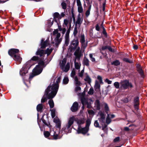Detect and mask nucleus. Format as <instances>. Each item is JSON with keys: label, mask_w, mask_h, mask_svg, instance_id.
Returning a JSON list of instances; mask_svg holds the SVG:
<instances>
[{"label": "nucleus", "mask_w": 147, "mask_h": 147, "mask_svg": "<svg viewBox=\"0 0 147 147\" xmlns=\"http://www.w3.org/2000/svg\"><path fill=\"white\" fill-rule=\"evenodd\" d=\"M78 45L79 41L76 40L72 41L69 46L71 51L76 50L74 53V55L76 57V59L78 60H80V57L83 56V53L84 52L82 49H80V48Z\"/></svg>", "instance_id": "f257e3e1"}, {"label": "nucleus", "mask_w": 147, "mask_h": 147, "mask_svg": "<svg viewBox=\"0 0 147 147\" xmlns=\"http://www.w3.org/2000/svg\"><path fill=\"white\" fill-rule=\"evenodd\" d=\"M97 116L98 117V119L102 125V130L105 132H107V125L105 123V117L104 113L102 111H100L98 113Z\"/></svg>", "instance_id": "f03ea898"}, {"label": "nucleus", "mask_w": 147, "mask_h": 147, "mask_svg": "<svg viewBox=\"0 0 147 147\" xmlns=\"http://www.w3.org/2000/svg\"><path fill=\"white\" fill-rule=\"evenodd\" d=\"M19 50L17 49H11L9 50L8 53L16 61L20 63L22 59L20 57L19 54Z\"/></svg>", "instance_id": "7ed1b4c3"}, {"label": "nucleus", "mask_w": 147, "mask_h": 147, "mask_svg": "<svg viewBox=\"0 0 147 147\" xmlns=\"http://www.w3.org/2000/svg\"><path fill=\"white\" fill-rule=\"evenodd\" d=\"M61 79V77L60 76L58 78L55 83L54 82L53 84L51 83L50 86H49L50 87V90H51V92H54L53 97H55L57 92L59 86V84L60 82Z\"/></svg>", "instance_id": "20e7f679"}, {"label": "nucleus", "mask_w": 147, "mask_h": 147, "mask_svg": "<svg viewBox=\"0 0 147 147\" xmlns=\"http://www.w3.org/2000/svg\"><path fill=\"white\" fill-rule=\"evenodd\" d=\"M51 91L50 90V86H48L47 89L46 90L44 95L43 96L41 100L42 102H44L47 100V98L49 99L52 98L54 97H53L54 95V92H51Z\"/></svg>", "instance_id": "39448f33"}, {"label": "nucleus", "mask_w": 147, "mask_h": 147, "mask_svg": "<svg viewBox=\"0 0 147 147\" xmlns=\"http://www.w3.org/2000/svg\"><path fill=\"white\" fill-rule=\"evenodd\" d=\"M45 67L44 62L43 61H40L33 69V73L35 74V75H38L42 72L43 67Z\"/></svg>", "instance_id": "423d86ee"}, {"label": "nucleus", "mask_w": 147, "mask_h": 147, "mask_svg": "<svg viewBox=\"0 0 147 147\" xmlns=\"http://www.w3.org/2000/svg\"><path fill=\"white\" fill-rule=\"evenodd\" d=\"M53 34L55 35V42L53 43L54 44V46L57 47L61 41V39L60 38L61 36L60 33L59 32L58 29H56L53 31Z\"/></svg>", "instance_id": "0eeeda50"}, {"label": "nucleus", "mask_w": 147, "mask_h": 147, "mask_svg": "<svg viewBox=\"0 0 147 147\" xmlns=\"http://www.w3.org/2000/svg\"><path fill=\"white\" fill-rule=\"evenodd\" d=\"M53 50L52 48H47L45 51L42 49H39L36 52L37 55H39L40 57L44 56L45 54H47V57L49 55Z\"/></svg>", "instance_id": "6e6552de"}, {"label": "nucleus", "mask_w": 147, "mask_h": 147, "mask_svg": "<svg viewBox=\"0 0 147 147\" xmlns=\"http://www.w3.org/2000/svg\"><path fill=\"white\" fill-rule=\"evenodd\" d=\"M81 101L83 105L82 107V108L83 109H84V105H86L87 107L88 108H90L91 107V103L90 101L91 100L90 99L86 98L84 97H81Z\"/></svg>", "instance_id": "1a4fd4ad"}, {"label": "nucleus", "mask_w": 147, "mask_h": 147, "mask_svg": "<svg viewBox=\"0 0 147 147\" xmlns=\"http://www.w3.org/2000/svg\"><path fill=\"white\" fill-rule=\"evenodd\" d=\"M54 18L53 19H51L50 20L48 21L49 23V26L51 27L53 24V22L55 21L56 23H58L57 21L61 19V17L59 14L57 12L53 14Z\"/></svg>", "instance_id": "9d476101"}, {"label": "nucleus", "mask_w": 147, "mask_h": 147, "mask_svg": "<svg viewBox=\"0 0 147 147\" xmlns=\"http://www.w3.org/2000/svg\"><path fill=\"white\" fill-rule=\"evenodd\" d=\"M30 62L28 61L26 63V65H24L23 66L22 68L20 70V74L22 76L25 75L28 72V68L29 66L30 68L32 65L29 64Z\"/></svg>", "instance_id": "9b49d317"}, {"label": "nucleus", "mask_w": 147, "mask_h": 147, "mask_svg": "<svg viewBox=\"0 0 147 147\" xmlns=\"http://www.w3.org/2000/svg\"><path fill=\"white\" fill-rule=\"evenodd\" d=\"M80 41L81 44V49L83 52H84L85 49L87 46V42H85V36L84 34H81L80 37Z\"/></svg>", "instance_id": "f8f14e48"}, {"label": "nucleus", "mask_w": 147, "mask_h": 147, "mask_svg": "<svg viewBox=\"0 0 147 147\" xmlns=\"http://www.w3.org/2000/svg\"><path fill=\"white\" fill-rule=\"evenodd\" d=\"M121 88L124 89H127L129 86L130 88L133 87V85L131 83L129 82V81L125 80L121 81L120 83Z\"/></svg>", "instance_id": "ddd939ff"}, {"label": "nucleus", "mask_w": 147, "mask_h": 147, "mask_svg": "<svg viewBox=\"0 0 147 147\" xmlns=\"http://www.w3.org/2000/svg\"><path fill=\"white\" fill-rule=\"evenodd\" d=\"M84 16L83 14H82V16H81V14L79 13L77 16V19L76 21V22L75 26H77L78 25L79 27H80L81 25V24L83 20V17Z\"/></svg>", "instance_id": "4468645a"}, {"label": "nucleus", "mask_w": 147, "mask_h": 147, "mask_svg": "<svg viewBox=\"0 0 147 147\" xmlns=\"http://www.w3.org/2000/svg\"><path fill=\"white\" fill-rule=\"evenodd\" d=\"M70 32V30H68L67 31L65 35V45L66 46H67L69 42V33Z\"/></svg>", "instance_id": "2eb2a0df"}, {"label": "nucleus", "mask_w": 147, "mask_h": 147, "mask_svg": "<svg viewBox=\"0 0 147 147\" xmlns=\"http://www.w3.org/2000/svg\"><path fill=\"white\" fill-rule=\"evenodd\" d=\"M49 43L47 40H46L44 41V39H42L41 40V42L40 44L41 46V49H44L46 48V47L49 45Z\"/></svg>", "instance_id": "dca6fc26"}, {"label": "nucleus", "mask_w": 147, "mask_h": 147, "mask_svg": "<svg viewBox=\"0 0 147 147\" xmlns=\"http://www.w3.org/2000/svg\"><path fill=\"white\" fill-rule=\"evenodd\" d=\"M115 117V115L113 114H110L109 113H107L106 119V123L107 124H109L111 121V118H113Z\"/></svg>", "instance_id": "f3484780"}, {"label": "nucleus", "mask_w": 147, "mask_h": 147, "mask_svg": "<svg viewBox=\"0 0 147 147\" xmlns=\"http://www.w3.org/2000/svg\"><path fill=\"white\" fill-rule=\"evenodd\" d=\"M88 130L89 128L86 127L82 129L78 128L77 130V132L78 134L82 133L83 134H85L88 132Z\"/></svg>", "instance_id": "a211bd4d"}, {"label": "nucleus", "mask_w": 147, "mask_h": 147, "mask_svg": "<svg viewBox=\"0 0 147 147\" xmlns=\"http://www.w3.org/2000/svg\"><path fill=\"white\" fill-rule=\"evenodd\" d=\"M71 126V125L67 124L65 126H64L63 128H62V130L66 133L70 132L71 130L70 127Z\"/></svg>", "instance_id": "6ab92c4d"}, {"label": "nucleus", "mask_w": 147, "mask_h": 147, "mask_svg": "<svg viewBox=\"0 0 147 147\" xmlns=\"http://www.w3.org/2000/svg\"><path fill=\"white\" fill-rule=\"evenodd\" d=\"M78 103L76 102H75L73 104L71 108V111L72 112H75L78 109Z\"/></svg>", "instance_id": "aec40b11"}, {"label": "nucleus", "mask_w": 147, "mask_h": 147, "mask_svg": "<svg viewBox=\"0 0 147 147\" xmlns=\"http://www.w3.org/2000/svg\"><path fill=\"white\" fill-rule=\"evenodd\" d=\"M54 122L56 124V127L60 129L61 128V123L58 118H55L53 119Z\"/></svg>", "instance_id": "412c9836"}, {"label": "nucleus", "mask_w": 147, "mask_h": 147, "mask_svg": "<svg viewBox=\"0 0 147 147\" xmlns=\"http://www.w3.org/2000/svg\"><path fill=\"white\" fill-rule=\"evenodd\" d=\"M137 71L138 73L140 74L141 76L142 77H144V75L143 71L141 67L139 65H138L137 66Z\"/></svg>", "instance_id": "4be33fe9"}, {"label": "nucleus", "mask_w": 147, "mask_h": 147, "mask_svg": "<svg viewBox=\"0 0 147 147\" xmlns=\"http://www.w3.org/2000/svg\"><path fill=\"white\" fill-rule=\"evenodd\" d=\"M68 24H69V27L68 30H70L71 26V22L68 19H64L63 21V24L65 25V26L67 27Z\"/></svg>", "instance_id": "5701e85b"}, {"label": "nucleus", "mask_w": 147, "mask_h": 147, "mask_svg": "<svg viewBox=\"0 0 147 147\" xmlns=\"http://www.w3.org/2000/svg\"><path fill=\"white\" fill-rule=\"evenodd\" d=\"M75 119V117L74 116H72V117H70L68 119V122L67 124L71 126L73 123Z\"/></svg>", "instance_id": "b1692460"}, {"label": "nucleus", "mask_w": 147, "mask_h": 147, "mask_svg": "<svg viewBox=\"0 0 147 147\" xmlns=\"http://www.w3.org/2000/svg\"><path fill=\"white\" fill-rule=\"evenodd\" d=\"M100 85L99 82L97 80L95 81L94 88L96 90H99Z\"/></svg>", "instance_id": "393cba45"}, {"label": "nucleus", "mask_w": 147, "mask_h": 147, "mask_svg": "<svg viewBox=\"0 0 147 147\" xmlns=\"http://www.w3.org/2000/svg\"><path fill=\"white\" fill-rule=\"evenodd\" d=\"M89 61L88 59L84 57L83 59V64L84 65H86L87 67L89 66Z\"/></svg>", "instance_id": "a878e982"}, {"label": "nucleus", "mask_w": 147, "mask_h": 147, "mask_svg": "<svg viewBox=\"0 0 147 147\" xmlns=\"http://www.w3.org/2000/svg\"><path fill=\"white\" fill-rule=\"evenodd\" d=\"M70 68L69 63H68L63 68H62L63 70L65 72H67L69 70Z\"/></svg>", "instance_id": "bb28decb"}, {"label": "nucleus", "mask_w": 147, "mask_h": 147, "mask_svg": "<svg viewBox=\"0 0 147 147\" xmlns=\"http://www.w3.org/2000/svg\"><path fill=\"white\" fill-rule=\"evenodd\" d=\"M76 60L75 61V68L77 69H79L80 68V66L81 65V63H78L77 62H76V60H77L78 61H79V60H78L77 59H76L75 58Z\"/></svg>", "instance_id": "cd10ccee"}, {"label": "nucleus", "mask_w": 147, "mask_h": 147, "mask_svg": "<svg viewBox=\"0 0 147 147\" xmlns=\"http://www.w3.org/2000/svg\"><path fill=\"white\" fill-rule=\"evenodd\" d=\"M95 107L96 109L99 110L100 109V102L98 100H96L95 103Z\"/></svg>", "instance_id": "c85d7f7f"}, {"label": "nucleus", "mask_w": 147, "mask_h": 147, "mask_svg": "<svg viewBox=\"0 0 147 147\" xmlns=\"http://www.w3.org/2000/svg\"><path fill=\"white\" fill-rule=\"evenodd\" d=\"M74 78L75 84L77 86L80 85V82L79 81L78 78L77 76H76Z\"/></svg>", "instance_id": "c756f323"}, {"label": "nucleus", "mask_w": 147, "mask_h": 147, "mask_svg": "<svg viewBox=\"0 0 147 147\" xmlns=\"http://www.w3.org/2000/svg\"><path fill=\"white\" fill-rule=\"evenodd\" d=\"M54 134L53 135V139L54 140H57L58 139L60 138L62 135V134L61 136L60 135V132H59V135L56 134L55 133V132H54Z\"/></svg>", "instance_id": "7c9ffc66"}, {"label": "nucleus", "mask_w": 147, "mask_h": 147, "mask_svg": "<svg viewBox=\"0 0 147 147\" xmlns=\"http://www.w3.org/2000/svg\"><path fill=\"white\" fill-rule=\"evenodd\" d=\"M43 106L42 104H39L36 107L37 110L38 112H41L43 109Z\"/></svg>", "instance_id": "2f4dec72"}, {"label": "nucleus", "mask_w": 147, "mask_h": 147, "mask_svg": "<svg viewBox=\"0 0 147 147\" xmlns=\"http://www.w3.org/2000/svg\"><path fill=\"white\" fill-rule=\"evenodd\" d=\"M139 98L138 97H136L134 98V106H137L139 105Z\"/></svg>", "instance_id": "473e14b6"}, {"label": "nucleus", "mask_w": 147, "mask_h": 147, "mask_svg": "<svg viewBox=\"0 0 147 147\" xmlns=\"http://www.w3.org/2000/svg\"><path fill=\"white\" fill-rule=\"evenodd\" d=\"M66 60L65 59H63L62 61V63H60V67L61 68H63L66 64Z\"/></svg>", "instance_id": "72a5a7b5"}, {"label": "nucleus", "mask_w": 147, "mask_h": 147, "mask_svg": "<svg viewBox=\"0 0 147 147\" xmlns=\"http://www.w3.org/2000/svg\"><path fill=\"white\" fill-rule=\"evenodd\" d=\"M52 118H54L55 116L56 111L55 109L50 110Z\"/></svg>", "instance_id": "f704fd0d"}, {"label": "nucleus", "mask_w": 147, "mask_h": 147, "mask_svg": "<svg viewBox=\"0 0 147 147\" xmlns=\"http://www.w3.org/2000/svg\"><path fill=\"white\" fill-rule=\"evenodd\" d=\"M69 81L68 78L67 77H65L63 79V84H68Z\"/></svg>", "instance_id": "c9c22d12"}, {"label": "nucleus", "mask_w": 147, "mask_h": 147, "mask_svg": "<svg viewBox=\"0 0 147 147\" xmlns=\"http://www.w3.org/2000/svg\"><path fill=\"white\" fill-rule=\"evenodd\" d=\"M49 104L51 108H53L54 106V103L53 100L52 99H50L49 102Z\"/></svg>", "instance_id": "e433bc0d"}, {"label": "nucleus", "mask_w": 147, "mask_h": 147, "mask_svg": "<svg viewBox=\"0 0 147 147\" xmlns=\"http://www.w3.org/2000/svg\"><path fill=\"white\" fill-rule=\"evenodd\" d=\"M112 65H114L115 66H117L120 64V62L118 60H116L111 63Z\"/></svg>", "instance_id": "4c0bfd02"}, {"label": "nucleus", "mask_w": 147, "mask_h": 147, "mask_svg": "<svg viewBox=\"0 0 147 147\" xmlns=\"http://www.w3.org/2000/svg\"><path fill=\"white\" fill-rule=\"evenodd\" d=\"M78 11L79 13H81V16H82V14H83V9L82 6L78 7Z\"/></svg>", "instance_id": "58836bf2"}, {"label": "nucleus", "mask_w": 147, "mask_h": 147, "mask_svg": "<svg viewBox=\"0 0 147 147\" xmlns=\"http://www.w3.org/2000/svg\"><path fill=\"white\" fill-rule=\"evenodd\" d=\"M104 107L105 111L106 113L107 114V113H108V112L109 111V108L107 104L106 103H105L104 104Z\"/></svg>", "instance_id": "ea45409f"}, {"label": "nucleus", "mask_w": 147, "mask_h": 147, "mask_svg": "<svg viewBox=\"0 0 147 147\" xmlns=\"http://www.w3.org/2000/svg\"><path fill=\"white\" fill-rule=\"evenodd\" d=\"M84 80L89 84H90L91 82V79L88 75L86 76V78L84 79Z\"/></svg>", "instance_id": "a19ab883"}, {"label": "nucleus", "mask_w": 147, "mask_h": 147, "mask_svg": "<svg viewBox=\"0 0 147 147\" xmlns=\"http://www.w3.org/2000/svg\"><path fill=\"white\" fill-rule=\"evenodd\" d=\"M78 32V27L76 25L75 26L73 32V35L75 37L76 36Z\"/></svg>", "instance_id": "79ce46f5"}, {"label": "nucleus", "mask_w": 147, "mask_h": 147, "mask_svg": "<svg viewBox=\"0 0 147 147\" xmlns=\"http://www.w3.org/2000/svg\"><path fill=\"white\" fill-rule=\"evenodd\" d=\"M93 54H89V57L90 60L92 62H94L95 61V58L93 57Z\"/></svg>", "instance_id": "37998d69"}, {"label": "nucleus", "mask_w": 147, "mask_h": 147, "mask_svg": "<svg viewBox=\"0 0 147 147\" xmlns=\"http://www.w3.org/2000/svg\"><path fill=\"white\" fill-rule=\"evenodd\" d=\"M76 74V70L74 69H73L72 70L70 76L72 78H74L75 77L74 76Z\"/></svg>", "instance_id": "c03bdc74"}, {"label": "nucleus", "mask_w": 147, "mask_h": 147, "mask_svg": "<svg viewBox=\"0 0 147 147\" xmlns=\"http://www.w3.org/2000/svg\"><path fill=\"white\" fill-rule=\"evenodd\" d=\"M94 126L96 127H99L101 128V127L99 125L98 122L97 120H96L95 121L94 123Z\"/></svg>", "instance_id": "a18cd8bd"}, {"label": "nucleus", "mask_w": 147, "mask_h": 147, "mask_svg": "<svg viewBox=\"0 0 147 147\" xmlns=\"http://www.w3.org/2000/svg\"><path fill=\"white\" fill-rule=\"evenodd\" d=\"M85 120L84 119H81L78 120L77 121V123L78 124H81L84 123Z\"/></svg>", "instance_id": "49530a36"}, {"label": "nucleus", "mask_w": 147, "mask_h": 147, "mask_svg": "<svg viewBox=\"0 0 147 147\" xmlns=\"http://www.w3.org/2000/svg\"><path fill=\"white\" fill-rule=\"evenodd\" d=\"M123 61L129 63H132L133 62V61H132L129 60L127 58H124L123 59Z\"/></svg>", "instance_id": "de8ad7c7"}, {"label": "nucleus", "mask_w": 147, "mask_h": 147, "mask_svg": "<svg viewBox=\"0 0 147 147\" xmlns=\"http://www.w3.org/2000/svg\"><path fill=\"white\" fill-rule=\"evenodd\" d=\"M61 5L63 9H66L67 5L65 1H63L61 3Z\"/></svg>", "instance_id": "09e8293b"}, {"label": "nucleus", "mask_w": 147, "mask_h": 147, "mask_svg": "<svg viewBox=\"0 0 147 147\" xmlns=\"http://www.w3.org/2000/svg\"><path fill=\"white\" fill-rule=\"evenodd\" d=\"M91 123V121L90 120L88 119H87L86 121V127H88L89 128V126H90Z\"/></svg>", "instance_id": "8fccbe9b"}, {"label": "nucleus", "mask_w": 147, "mask_h": 147, "mask_svg": "<svg viewBox=\"0 0 147 147\" xmlns=\"http://www.w3.org/2000/svg\"><path fill=\"white\" fill-rule=\"evenodd\" d=\"M37 76L36 75H35V74H34L32 72V73L30 75L29 77V83H30V81L35 76Z\"/></svg>", "instance_id": "3c124183"}, {"label": "nucleus", "mask_w": 147, "mask_h": 147, "mask_svg": "<svg viewBox=\"0 0 147 147\" xmlns=\"http://www.w3.org/2000/svg\"><path fill=\"white\" fill-rule=\"evenodd\" d=\"M88 114L90 115L93 116L95 114L94 111L92 110H88Z\"/></svg>", "instance_id": "603ef678"}, {"label": "nucleus", "mask_w": 147, "mask_h": 147, "mask_svg": "<svg viewBox=\"0 0 147 147\" xmlns=\"http://www.w3.org/2000/svg\"><path fill=\"white\" fill-rule=\"evenodd\" d=\"M44 136L45 137L47 138L50 135V134L48 131H44Z\"/></svg>", "instance_id": "864d4df0"}, {"label": "nucleus", "mask_w": 147, "mask_h": 147, "mask_svg": "<svg viewBox=\"0 0 147 147\" xmlns=\"http://www.w3.org/2000/svg\"><path fill=\"white\" fill-rule=\"evenodd\" d=\"M114 85L116 88L118 89L119 88V84L118 82H115L114 84Z\"/></svg>", "instance_id": "5fc2aeb1"}, {"label": "nucleus", "mask_w": 147, "mask_h": 147, "mask_svg": "<svg viewBox=\"0 0 147 147\" xmlns=\"http://www.w3.org/2000/svg\"><path fill=\"white\" fill-rule=\"evenodd\" d=\"M97 78L99 80L100 84H103L101 76H98L97 77Z\"/></svg>", "instance_id": "6e6d98bb"}, {"label": "nucleus", "mask_w": 147, "mask_h": 147, "mask_svg": "<svg viewBox=\"0 0 147 147\" xmlns=\"http://www.w3.org/2000/svg\"><path fill=\"white\" fill-rule=\"evenodd\" d=\"M89 94H92L94 93V89L92 88H90L89 91L88 92Z\"/></svg>", "instance_id": "4d7b16f0"}, {"label": "nucleus", "mask_w": 147, "mask_h": 147, "mask_svg": "<svg viewBox=\"0 0 147 147\" xmlns=\"http://www.w3.org/2000/svg\"><path fill=\"white\" fill-rule=\"evenodd\" d=\"M84 69H83V70H82L78 74L79 76H80V77H82L84 73Z\"/></svg>", "instance_id": "13d9d810"}, {"label": "nucleus", "mask_w": 147, "mask_h": 147, "mask_svg": "<svg viewBox=\"0 0 147 147\" xmlns=\"http://www.w3.org/2000/svg\"><path fill=\"white\" fill-rule=\"evenodd\" d=\"M107 46H103L102 47L101 49L100 50V52L102 53V54H103V53L102 52V50H104L106 49H107Z\"/></svg>", "instance_id": "bf43d9fd"}, {"label": "nucleus", "mask_w": 147, "mask_h": 147, "mask_svg": "<svg viewBox=\"0 0 147 147\" xmlns=\"http://www.w3.org/2000/svg\"><path fill=\"white\" fill-rule=\"evenodd\" d=\"M77 3L78 7L82 6L80 0H77Z\"/></svg>", "instance_id": "052dcab7"}, {"label": "nucleus", "mask_w": 147, "mask_h": 147, "mask_svg": "<svg viewBox=\"0 0 147 147\" xmlns=\"http://www.w3.org/2000/svg\"><path fill=\"white\" fill-rule=\"evenodd\" d=\"M81 89V88L78 86H77L75 88V91L76 92H78V91H80Z\"/></svg>", "instance_id": "680f3d73"}, {"label": "nucleus", "mask_w": 147, "mask_h": 147, "mask_svg": "<svg viewBox=\"0 0 147 147\" xmlns=\"http://www.w3.org/2000/svg\"><path fill=\"white\" fill-rule=\"evenodd\" d=\"M38 57L37 56H34L32 57V60L33 61H36L38 59Z\"/></svg>", "instance_id": "e2e57ef3"}, {"label": "nucleus", "mask_w": 147, "mask_h": 147, "mask_svg": "<svg viewBox=\"0 0 147 147\" xmlns=\"http://www.w3.org/2000/svg\"><path fill=\"white\" fill-rule=\"evenodd\" d=\"M90 11H89V10H88L86 11L85 13V15L86 17H88V16L90 15Z\"/></svg>", "instance_id": "0e129e2a"}, {"label": "nucleus", "mask_w": 147, "mask_h": 147, "mask_svg": "<svg viewBox=\"0 0 147 147\" xmlns=\"http://www.w3.org/2000/svg\"><path fill=\"white\" fill-rule=\"evenodd\" d=\"M105 82L107 83L108 84H110L111 83L112 81L108 80V79H106L105 80Z\"/></svg>", "instance_id": "69168bd1"}, {"label": "nucleus", "mask_w": 147, "mask_h": 147, "mask_svg": "<svg viewBox=\"0 0 147 147\" xmlns=\"http://www.w3.org/2000/svg\"><path fill=\"white\" fill-rule=\"evenodd\" d=\"M120 139V137H117L116 138H115L114 139V142H117L119 141Z\"/></svg>", "instance_id": "338daca9"}, {"label": "nucleus", "mask_w": 147, "mask_h": 147, "mask_svg": "<svg viewBox=\"0 0 147 147\" xmlns=\"http://www.w3.org/2000/svg\"><path fill=\"white\" fill-rule=\"evenodd\" d=\"M123 101L125 103H127L129 101V100L127 98H125L123 100Z\"/></svg>", "instance_id": "774afa93"}]
</instances>
